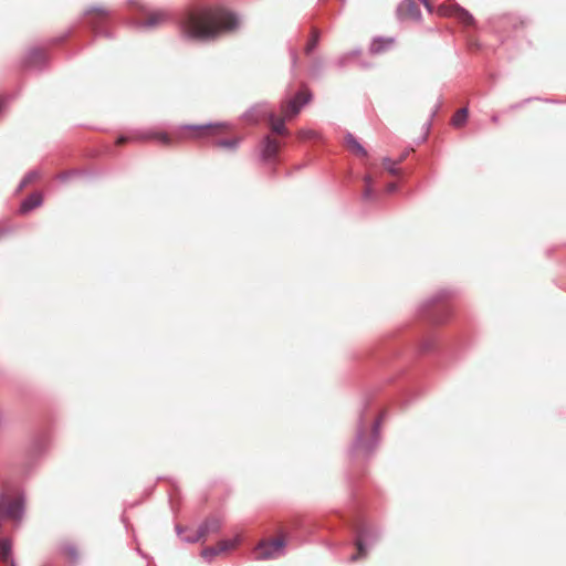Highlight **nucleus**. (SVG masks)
<instances>
[{
	"label": "nucleus",
	"instance_id": "11",
	"mask_svg": "<svg viewBox=\"0 0 566 566\" xmlns=\"http://www.w3.org/2000/svg\"><path fill=\"white\" fill-rule=\"evenodd\" d=\"M345 146L349 151L358 157H367V150L360 145V143L352 135L347 134L345 136Z\"/></svg>",
	"mask_w": 566,
	"mask_h": 566
},
{
	"label": "nucleus",
	"instance_id": "6",
	"mask_svg": "<svg viewBox=\"0 0 566 566\" xmlns=\"http://www.w3.org/2000/svg\"><path fill=\"white\" fill-rule=\"evenodd\" d=\"M3 518L19 520L22 514V502L20 499L10 500L4 496L0 497Z\"/></svg>",
	"mask_w": 566,
	"mask_h": 566
},
{
	"label": "nucleus",
	"instance_id": "5",
	"mask_svg": "<svg viewBox=\"0 0 566 566\" xmlns=\"http://www.w3.org/2000/svg\"><path fill=\"white\" fill-rule=\"evenodd\" d=\"M221 520L218 517L207 518L202 525L196 531L193 535L186 536L185 539L188 542H197L202 539L210 533H217L221 528Z\"/></svg>",
	"mask_w": 566,
	"mask_h": 566
},
{
	"label": "nucleus",
	"instance_id": "33",
	"mask_svg": "<svg viewBox=\"0 0 566 566\" xmlns=\"http://www.w3.org/2000/svg\"><path fill=\"white\" fill-rule=\"evenodd\" d=\"M9 566H14V563H12V565H9Z\"/></svg>",
	"mask_w": 566,
	"mask_h": 566
},
{
	"label": "nucleus",
	"instance_id": "23",
	"mask_svg": "<svg viewBox=\"0 0 566 566\" xmlns=\"http://www.w3.org/2000/svg\"><path fill=\"white\" fill-rule=\"evenodd\" d=\"M357 553L350 557L352 562H356L360 558L366 557L367 551L360 539H357L356 542Z\"/></svg>",
	"mask_w": 566,
	"mask_h": 566
},
{
	"label": "nucleus",
	"instance_id": "18",
	"mask_svg": "<svg viewBox=\"0 0 566 566\" xmlns=\"http://www.w3.org/2000/svg\"><path fill=\"white\" fill-rule=\"evenodd\" d=\"M458 20H460L464 24H472L473 23V17L463 8L460 6L458 9H455V15Z\"/></svg>",
	"mask_w": 566,
	"mask_h": 566
},
{
	"label": "nucleus",
	"instance_id": "22",
	"mask_svg": "<svg viewBox=\"0 0 566 566\" xmlns=\"http://www.w3.org/2000/svg\"><path fill=\"white\" fill-rule=\"evenodd\" d=\"M44 59V52L41 50H33L30 52V55L27 60V64H35Z\"/></svg>",
	"mask_w": 566,
	"mask_h": 566
},
{
	"label": "nucleus",
	"instance_id": "14",
	"mask_svg": "<svg viewBox=\"0 0 566 566\" xmlns=\"http://www.w3.org/2000/svg\"><path fill=\"white\" fill-rule=\"evenodd\" d=\"M235 546L234 541H221L217 544L216 547L207 548L203 551V555L207 554H219L227 552Z\"/></svg>",
	"mask_w": 566,
	"mask_h": 566
},
{
	"label": "nucleus",
	"instance_id": "7",
	"mask_svg": "<svg viewBox=\"0 0 566 566\" xmlns=\"http://www.w3.org/2000/svg\"><path fill=\"white\" fill-rule=\"evenodd\" d=\"M397 13L400 19L405 20H418L421 14L415 0H402L398 7Z\"/></svg>",
	"mask_w": 566,
	"mask_h": 566
},
{
	"label": "nucleus",
	"instance_id": "29",
	"mask_svg": "<svg viewBox=\"0 0 566 566\" xmlns=\"http://www.w3.org/2000/svg\"><path fill=\"white\" fill-rule=\"evenodd\" d=\"M396 188H397V185L395 182H390V184L387 185L386 191L388 193H391V192H394L396 190Z\"/></svg>",
	"mask_w": 566,
	"mask_h": 566
},
{
	"label": "nucleus",
	"instance_id": "9",
	"mask_svg": "<svg viewBox=\"0 0 566 566\" xmlns=\"http://www.w3.org/2000/svg\"><path fill=\"white\" fill-rule=\"evenodd\" d=\"M281 148V144L279 140L268 136L264 139V146H263V158L266 160H271L276 157Z\"/></svg>",
	"mask_w": 566,
	"mask_h": 566
},
{
	"label": "nucleus",
	"instance_id": "24",
	"mask_svg": "<svg viewBox=\"0 0 566 566\" xmlns=\"http://www.w3.org/2000/svg\"><path fill=\"white\" fill-rule=\"evenodd\" d=\"M87 14L96 15L98 18H105L108 14V10L104 7H93L87 10Z\"/></svg>",
	"mask_w": 566,
	"mask_h": 566
},
{
	"label": "nucleus",
	"instance_id": "21",
	"mask_svg": "<svg viewBox=\"0 0 566 566\" xmlns=\"http://www.w3.org/2000/svg\"><path fill=\"white\" fill-rule=\"evenodd\" d=\"M468 118V109L461 108L459 109L452 117V123L454 126H462Z\"/></svg>",
	"mask_w": 566,
	"mask_h": 566
},
{
	"label": "nucleus",
	"instance_id": "8",
	"mask_svg": "<svg viewBox=\"0 0 566 566\" xmlns=\"http://www.w3.org/2000/svg\"><path fill=\"white\" fill-rule=\"evenodd\" d=\"M395 45L392 38H377L375 39L369 48L371 54H381L391 50Z\"/></svg>",
	"mask_w": 566,
	"mask_h": 566
},
{
	"label": "nucleus",
	"instance_id": "28",
	"mask_svg": "<svg viewBox=\"0 0 566 566\" xmlns=\"http://www.w3.org/2000/svg\"><path fill=\"white\" fill-rule=\"evenodd\" d=\"M65 553L70 555L72 558H75L77 556V552L74 547H65Z\"/></svg>",
	"mask_w": 566,
	"mask_h": 566
},
{
	"label": "nucleus",
	"instance_id": "20",
	"mask_svg": "<svg viewBox=\"0 0 566 566\" xmlns=\"http://www.w3.org/2000/svg\"><path fill=\"white\" fill-rule=\"evenodd\" d=\"M365 182V189H364V197L365 199H370L373 196V185L375 182V178L371 174H367L364 178Z\"/></svg>",
	"mask_w": 566,
	"mask_h": 566
},
{
	"label": "nucleus",
	"instance_id": "3",
	"mask_svg": "<svg viewBox=\"0 0 566 566\" xmlns=\"http://www.w3.org/2000/svg\"><path fill=\"white\" fill-rule=\"evenodd\" d=\"M311 97L312 95L310 91L305 87L302 88L294 96L289 97L282 103L281 113L285 118L291 119L295 117L300 113L301 108L311 101Z\"/></svg>",
	"mask_w": 566,
	"mask_h": 566
},
{
	"label": "nucleus",
	"instance_id": "17",
	"mask_svg": "<svg viewBox=\"0 0 566 566\" xmlns=\"http://www.w3.org/2000/svg\"><path fill=\"white\" fill-rule=\"evenodd\" d=\"M458 4H441L437 9V13L441 17H454Z\"/></svg>",
	"mask_w": 566,
	"mask_h": 566
},
{
	"label": "nucleus",
	"instance_id": "12",
	"mask_svg": "<svg viewBox=\"0 0 566 566\" xmlns=\"http://www.w3.org/2000/svg\"><path fill=\"white\" fill-rule=\"evenodd\" d=\"M168 19V13L163 10L149 12L145 19V24L148 27H156Z\"/></svg>",
	"mask_w": 566,
	"mask_h": 566
},
{
	"label": "nucleus",
	"instance_id": "26",
	"mask_svg": "<svg viewBox=\"0 0 566 566\" xmlns=\"http://www.w3.org/2000/svg\"><path fill=\"white\" fill-rule=\"evenodd\" d=\"M238 140H230V139H227V140H220L218 142V145L221 146V147H229V148H233L235 147Z\"/></svg>",
	"mask_w": 566,
	"mask_h": 566
},
{
	"label": "nucleus",
	"instance_id": "27",
	"mask_svg": "<svg viewBox=\"0 0 566 566\" xmlns=\"http://www.w3.org/2000/svg\"><path fill=\"white\" fill-rule=\"evenodd\" d=\"M36 178H38L36 172H31V174H29V175L24 178V180H23V185L25 186V185H28V184L32 182V181H33L34 179H36Z\"/></svg>",
	"mask_w": 566,
	"mask_h": 566
},
{
	"label": "nucleus",
	"instance_id": "25",
	"mask_svg": "<svg viewBox=\"0 0 566 566\" xmlns=\"http://www.w3.org/2000/svg\"><path fill=\"white\" fill-rule=\"evenodd\" d=\"M298 138L300 139H311V138H314L316 136V133L314 130H300L298 132Z\"/></svg>",
	"mask_w": 566,
	"mask_h": 566
},
{
	"label": "nucleus",
	"instance_id": "30",
	"mask_svg": "<svg viewBox=\"0 0 566 566\" xmlns=\"http://www.w3.org/2000/svg\"><path fill=\"white\" fill-rule=\"evenodd\" d=\"M127 140H128V138H126V137H119V138L116 140V144H117V145H123V144H125Z\"/></svg>",
	"mask_w": 566,
	"mask_h": 566
},
{
	"label": "nucleus",
	"instance_id": "10",
	"mask_svg": "<svg viewBox=\"0 0 566 566\" xmlns=\"http://www.w3.org/2000/svg\"><path fill=\"white\" fill-rule=\"evenodd\" d=\"M287 118L284 117V115L281 113L280 116L275 114H271L269 117V124L271 127V130L277 135L285 136L289 134V130L285 127V120Z\"/></svg>",
	"mask_w": 566,
	"mask_h": 566
},
{
	"label": "nucleus",
	"instance_id": "2",
	"mask_svg": "<svg viewBox=\"0 0 566 566\" xmlns=\"http://www.w3.org/2000/svg\"><path fill=\"white\" fill-rule=\"evenodd\" d=\"M228 129V125L224 123H214L206 125H182L174 134L168 135L164 132L148 133L144 135L143 139H155L166 146L170 145L174 139H201L208 137H214L224 134Z\"/></svg>",
	"mask_w": 566,
	"mask_h": 566
},
{
	"label": "nucleus",
	"instance_id": "32",
	"mask_svg": "<svg viewBox=\"0 0 566 566\" xmlns=\"http://www.w3.org/2000/svg\"><path fill=\"white\" fill-rule=\"evenodd\" d=\"M492 120H493V123H496V122H497V117H496V116H493V117H492Z\"/></svg>",
	"mask_w": 566,
	"mask_h": 566
},
{
	"label": "nucleus",
	"instance_id": "1",
	"mask_svg": "<svg viewBox=\"0 0 566 566\" xmlns=\"http://www.w3.org/2000/svg\"><path fill=\"white\" fill-rule=\"evenodd\" d=\"M238 18L221 7H208L189 12L180 22L184 35L193 40H214L222 33L237 30Z\"/></svg>",
	"mask_w": 566,
	"mask_h": 566
},
{
	"label": "nucleus",
	"instance_id": "31",
	"mask_svg": "<svg viewBox=\"0 0 566 566\" xmlns=\"http://www.w3.org/2000/svg\"><path fill=\"white\" fill-rule=\"evenodd\" d=\"M421 1H422V3L424 4V7H426L429 11H431L430 2H429L428 0H421Z\"/></svg>",
	"mask_w": 566,
	"mask_h": 566
},
{
	"label": "nucleus",
	"instance_id": "15",
	"mask_svg": "<svg viewBox=\"0 0 566 566\" xmlns=\"http://www.w3.org/2000/svg\"><path fill=\"white\" fill-rule=\"evenodd\" d=\"M11 542L7 538L2 539L0 542V555H1V559L7 564V565H12L13 563V559H12V556H11Z\"/></svg>",
	"mask_w": 566,
	"mask_h": 566
},
{
	"label": "nucleus",
	"instance_id": "13",
	"mask_svg": "<svg viewBox=\"0 0 566 566\" xmlns=\"http://www.w3.org/2000/svg\"><path fill=\"white\" fill-rule=\"evenodd\" d=\"M42 203V196L40 193H33L29 196L21 205V212L25 213Z\"/></svg>",
	"mask_w": 566,
	"mask_h": 566
},
{
	"label": "nucleus",
	"instance_id": "16",
	"mask_svg": "<svg viewBox=\"0 0 566 566\" xmlns=\"http://www.w3.org/2000/svg\"><path fill=\"white\" fill-rule=\"evenodd\" d=\"M403 156L399 158V160L397 161H394L392 159L390 158H384L382 159V163H381V166L382 168L388 171L390 175L392 176H397L399 174V168L397 167L402 160H403Z\"/></svg>",
	"mask_w": 566,
	"mask_h": 566
},
{
	"label": "nucleus",
	"instance_id": "4",
	"mask_svg": "<svg viewBox=\"0 0 566 566\" xmlns=\"http://www.w3.org/2000/svg\"><path fill=\"white\" fill-rule=\"evenodd\" d=\"M285 544L286 542L284 537L260 542L254 551L255 559L265 560L279 557L282 554Z\"/></svg>",
	"mask_w": 566,
	"mask_h": 566
},
{
	"label": "nucleus",
	"instance_id": "19",
	"mask_svg": "<svg viewBox=\"0 0 566 566\" xmlns=\"http://www.w3.org/2000/svg\"><path fill=\"white\" fill-rule=\"evenodd\" d=\"M318 40H319V32L317 29H312V35H311V39L308 40L306 46H305V53L306 54H311L314 49L317 46V43H318Z\"/></svg>",
	"mask_w": 566,
	"mask_h": 566
}]
</instances>
